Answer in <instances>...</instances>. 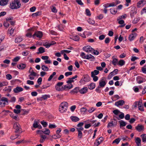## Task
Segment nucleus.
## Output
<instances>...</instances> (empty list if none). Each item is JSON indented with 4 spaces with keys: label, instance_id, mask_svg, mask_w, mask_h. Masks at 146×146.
Returning <instances> with one entry per match:
<instances>
[{
    "label": "nucleus",
    "instance_id": "1",
    "mask_svg": "<svg viewBox=\"0 0 146 146\" xmlns=\"http://www.w3.org/2000/svg\"><path fill=\"white\" fill-rule=\"evenodd\" d=\"M21 6L20 0H13L9 3V7L12 9L19 8Z\"/></svg>",
    "mask_w": 146,
    "mask_h": 146
},
{
    "label": "nucleus",
    "instance_id": "2",
    "mask_svg": "<svg viewBox=\"0 0 146 146\" xmlns=\"http://www.w3.org/2000/svg\"><path fill=\"white\" fill-rule=\"evenodd\" d=\"M63 84V82H59L55 86L56 90L58 91H63L65 90L66 88L70 89H71V87H72V85L70 86L66 85H64V87L62 86L61 87Z\"/></svg>",
    "mask_w": 146,
    "mask_h": 146
},
{
    "label": "nucleus",
    "instance_id": "3",
    "mask_svg": "<svg viewBox=\"0 0 146 146\" xmlns=\"http://www.w3.org/2000/svg\"><path fill=\"white\" fill-rule=\"evenodd\" d=\"M68 104L66 102H63L60 105L59 107V111L62 113L66 111Z\"/></svg>",
    "mask_w": 146,
    "mask_h": 146
},
{
    "label": "nucleus",
    "instance_id": "4",
    "mask_svg": "<svg viewBox=\"0 0 146 146\" xmlns=\"http://www.w3.org/2000/svg\"><path fill=\"white\" fill-rule=\"evenodd\" d=\"M8 104V100L7 98L5 97H2L0 100V106L4 107Z\"/></svg>",
    "mask_w": 146,
    "mask_h": 146
},
{
    "label": "nucleus",
    "instance_id": "5",
    "mask_svg": "<svg viewBox=\"0 0 146 146\" xmlns=\"http://www.w3.org/2000/svg\"><path fill=\"white\" fill-rule=\"evenodd\" d=\"M42 35L43 34L42 32L39 31H36L33 34V37L34 38H35V36H36L37 37L41 38L42 37Z\"/></svg>",
    "mask_w": 146,
    "mask_h": 146
},
{
    "label": "nucleus",
    "instance_id": "6",
    "mask_svg": "<svg viewBox=\"0 0 146 146\" xmlns=\"http://www.w3.org/2000/svg\"><path fill=\"white\" fill-rule=\"evenodd\" d=\"M105 79L104 77H102L101 80L99 81V86L100 87L104 88L106 84V82L104 81Z\"/></svg>",
    "mask_w": 146,
    "mask_h": 146
},
{
    "label": "nucleus",
    "instance_id": "7",
    "mask_svg": "<svg viewBox=\"0 0 146 146\" xmlns=\"http://www.w3.org/2000/svg\"><path fill=\"white\" fill-rule=\"evenodd\" d=\"M83 49L84 51L87 52H90L94 50L89 45L84 47Z\"/></svg>",
    "mask_w": 146,
    "mask_h": 146
},
{
    "label": "nucleus",
    "instance_id": "8",
    "mask_svg": "<svg viewBox=\"0 0 146 146\" xmlns=\"http://www.w3.org/2000/svg\"><path fill=\"white\" fill-rule=\"evenodd\" d=\"M146 4V1L142 0L139 1L137 3V7L138 8H140L143 7Z\"/></svg>",
    "mask_w": 146,
    "mask_h": 146
},
{
    "label": "nucleus",
    "instance_id": "9",
    "mask_svg": "<svg viewBox=\"0 0 146 146\" xmlns=\"http://www.w3.org/2000/svg\"><path fill=\"white\" fill-rule=\"evenodd\" d=\"M20 127V125L19 123H15L13 125L14 128L16 130L15 132H17L20 131L21 129Z\"/></svg>",
    "mask_w": 146,
    "mask_h": 146
},
{
    "label": "nucleus",
    "instance_id": "10",
    "mask_svg": "<svg viewBox=\"0 0 146 146\" xmlns=\"http://www.w3.org/2000/svg\"><path fill=\"white\" fill-rule=\"evenodd\" d=\"M136 80L138 84H141L146 81V79L143 77L140 76H138L137 77Z\"/></svg>",
    "mask_w": 146,
    "mask_h": 146
},
{
    "label": "nucleus",
    "instance_id": "11",
    "mask_svg": "<svg viewBox=\"0 0 146 146\" xmlns=\"http://www.w3.org/2000/svg\"><path fill=\"white\" fill-rule=\"evenodd\" d=\"M137 13V9L135 7H133L131 8L130 11V15L131 17H133Z\"/></svg>",
    "mask_w": 146,
    "mask_h": 146
},
{
    "label": "nucleus",
    "instance_id": "12",
    "mask_svg": "<svg viewBox=\"0 0 146 146\" xmlns=\"http://www.w3.org/2000/svg\"><path fill=\"white\" fill-rule=\"evenodd\" d=\"M135 129L139 132H141L144 130V127L143 125L138 124L135 127Z\"/></svg>",
    "mask_w": 146,
    "mask_h": 146
},
{
    "label": "nucleus",
    "instance_id": "13",
    "mask_svg": "<svg viewBox=\"0 0 146 146\" xmlns=\"http://www.w3.org/2000/svg\"><path fill=\"white\" fill-rule=\"evenodd\" d=\"M103 138L102 137H100L96 140V141L94 143V146H98L103 141Z\"/></svg>",
    "mask_w": 146,
    "mask_h": 146
},
{
    "label": "nucleus",
    "instance_id": "14",
    "mask_svg": "<svg viewBox=\"0 0 146 146\" xmlns=\"http://www.w3.org/2000/svg\"><path fill=\"white\" fill-rule=\"evenodd\" d=\"M88 90L87 87H85L80 90L79 92L81 94H84L88 92Z\"/></svg>",
    "mask_w": 146,
    "mask_h": 146
},
{
    "label": "nucleus",
    "instance_id": "15",
    "mask_svg": "<svg viewBox=\"0 0 146 146\" xmlns=\"http://www.w3.org/2000/svg\"><path fill=\"white\" fill-rule=\"evenodd\" d=\"M23 90V89L22 88L19 86H17L14 89L13 91L15 93H18L22 91Z\"/></svg>",
    "mask_w": 146,
    "mask_h": 146
},
{
    "label": "nucleus",
    "instance_id": "16",
    "mask_svg": "<svg viewBox=\"0 0 146 146\" xmlns=\"http://www.w3.org/2000/svg\"><path fill=\"white\" fill-rule=\"evenodd\" d=\"M74 80H72L70 78L68 79V80L66 81V83L68 84L66 85L67 86H70L71 85L72 86V87H71V88L73 87V85L71 84L72 82H74Z\"/></svg>",
    "mask_w": 146,
    "mask_h": 146
},
{
    "label": "nucleus",
    "instance_id": "17",
    "mask_svg": "<svg viewBox=\"0 0 146 146\" xmlns=\"http://www.w3.org/2000/svg\"><path fill=\"white\" fill-rule=\"evenodd\" d=\"M9 0H0V5L3 6L6 5L9 2Z\"/></svg>",
    "mask_w": 146,
    "mask_h": 146
},
{
    "label": "nucleus",
    "instance_id": "18",
    "mask_svg": "<svg viewBox=\"0 0 146 146\" xmlns=\"http://www.w3.org/2000/svg\"><path fill=\"white\" fill-rule=\"evenodd\" d=\"M124 103V101L123 100H120L115 103V105L117 106H121L123 105Z\"/></svg>",
    "mask_w": 146,
    "mask_h": 146
},
{
    "label": "nucleus",
    "instance_id": "19",
    "mask_svg": "<svg viewBox=\"0 0 146 146\" xmlns=\"http://www.w3.org/2000/svg\"><path fill=\"white\" fill-rule=\"evenodd\" d=\"M42 132L46 135H49L50 133V131L49 129L47 128L43 129L42 130Z\"/></svg>",
    "mask_w": 146,
    "mask_h": 146
},
{
    "label": "nucleus",
    "instance_id": "20",
    "mask_svg": "<svg viewBox=\"0 0 146 146\" xmlns=\"http://www.w3.org/2000/svg\"><path fill=\"white\" fill-rule=\"evenodd\" d=\"M135 141L136 143L137 146H141V139L139 137L136 138L135 140Z\"/></svg>",
    "mask_w": 146,
    "mask_h": 146
},
{
    "label": "nucleus",
    "instance_id": "21",
    "mask_svg": "<svg viewBox=\"0 0 146 146\" xmlns=\"http://www.w3.org/2000/svg\"><path fill=\"white\" fill-rule=\"evenodd\" d=\"M117 125V122H113V121H112L111 122H110L108 124L107 127H110L114 126H115Z\"/></svg>",
    "mask_w": 146,
    "mask_h": 146
},
{
    "label": "nucleus",
    "instance_id": "22",
    "mask_svg": "<svg viewBox=\"0 0 146 146\" xmlns=\"http://www.w3.org/2000/svg\"><path fill=\"white\" fill-rule=\"evenodd\" d=\"M40 143H43L46 138V137L45 135H41L40 136Z\"/></svg>",
    "mask_w": 146,
    "mask_h": 146
},
{
    "label": "nucleus",
    "instance_id": "23",
    "mask_svg": "<svg viewBox=\"0 0 146 146\" xmlns=\"http://www.w3.org/2000/svg\"><path fill=\"white\" fill-rule=\"evenodd\" d=\"M26 66V65L25 64L23 63L17 66L18 68L21 70L24 69Z\"/></svg>",
    "mask_w": 146,
    "mask_h": 146
},
{
    "label": "nucleus",
    "instance_id": "24",
    "mask_svg": "<svg viewBox=\"0 0 146 146\" xmlns=\"http://www.w3.org/2000/svg\"><path fill=\"white\" fill-rule=\"evenodd\" d=\"M79 87H76L74 88L73 90H72L71 92L70 93L72 94L76 93L78 91L79 92Z\"/></svg>",
    "mask_w": 146,
    "mask_h": 146
},
{
    "label": "nucleus",
    "instance_id": "25",
    "mask_svg": "<svg viewBox=\"0 0 146 146\" xmlns=\"http://www.w3.org/2000/svg\"><path fill=\"white\" fill-rule=\"evenodd\" d=\"M39 123L38 121H36L35 120L34 121V123L33 124V126L34 128H37L38 127V125Z\"/></svg>",
    "mask_w": 146,
    "mask_h": 146
},
{
    "label": "nucleus",
    "instance_id": "26",
    "mask_svg": "<svg viewBox=\"0 0 146 146\" xmlns=\"http://www.w3.org/2000/svg\"><path fill=\"white\" fill-rule=\"evenodd\" d=\"M70 119L72 121L75 122H77L80 120L79 118L76 116H71Z\"/></svg>",
    "mask_w": 146,
    "mask_h": 146
},
{
    "label": "nucleus",
    "instance_id": "27",
    "mask_svg": "<svg viewBox=\"0 0 146 146\" xmlns=\"http://www.w3.org/2000/svg\"><path fill=\"white\" fill-rule=\"evenodd\" d=\"M38 52H37V54L42 53L45 52L44 48L42 47H40L38 49Z\"/></svg>",
    "mask_w": 146,
    "mask_h": 146
},
{
    "label": "nucleus",
    "instance_id": "28",
    "mask_svg": "<svg viewBox=\"0 0 146 146\" xmlns=\"http://www.w3.org/2000/svg\"><path fill=\"white\" fill-rule=\"evenodd\" d=\"M99 73V70H95L94 71L91 72V76H96Z\"/></svg>",
    "mask_w": 146,
    "mask_h": 146
},
{
    "label": "nucleus",
    "instance_id": "29",
    "mask_svg": "<svg viewBox=\"0 0 146 146\" xmlns=\"http://www.w3.org/2000/svg\"><path fill=\"white\" fill-rule=\"evenodd\" d=\"M23 40V38L21 37H18L15 39V42L16 43H19L21 42Z\"/></svg>",
    "mask_w": 146,
    "mask_h": 146
},
{
    "label": "nucleus",
    "instance_id": "30",
    "mask_svg": "<svg viewBox=\"0 0 146 146\" xmlns=\"http://www.w3.org/2000/svg\"><path fill=\"white\" fill-rule=\"evenodd\" d=\"M95 84L94 83H92L89 85L88 88L90 90H92L95 88Z\"/></svg>",
    "mask_w": 146,
    "mask_h": 146
},
{
    "label": "nucleus",
    "instance_id": "31",
    "mask_svg": "<svg viewBox=\"0 0 146 146\" xmlns=\"http://www.w3.org/2000/svg\"><path fill=\"white\" fill-rule=\"evenodd\" d=\"M120 123V127H123L125 126L126 125V123L123 120H120L119 121Z\"/></svg>",
    "mask_w": 146,
    "mask_h": 146
},
{
    "label": "nucleus",
    "instance_id": "32",
    "mask_svg": "<svg viewBox=\"0 0 146 146\" xmlns=\"http://www.w3.org/2000/svg\"><path fill=\"white\" fill-rule=\"evenodd\" d=\"M29 31L26 34V36L28 37H31L32 36L33 31L32 30L29 29Z\"/></svg>",
    "mask_w": 146,
    "mask_h": 146
},
{
    "label": "nucleus",
    "instance_id": "33",
    "mask_svg": "<svg viewBox=\"0 0 146 146\" xmlns=\"http://www.w3.org/2000/svg\"><path fill=\"white\" fill-rule=\"evenodd\" d=\"M142 141L143 142H146V134H143L141 135Z\"/></svg>",
    "mask_w": 146,
    "mask_h": 146
},
{
    "label": "nucleus",
    "instance_id": "34",
    "mask_svg": "<svg viewBox=\"0 0 146 146\" xmlns=\"http://www.w3.org/2000/svg\"><path fill=\"white\" fill-rule=\"evenodd\" d=\"M127 15L126 14H124L122 15L119 16L117 18V21L120 20L122 19H124L126 17Z\"/></svg>",
    "mask_w": 146,
    "mask_h": 146
},
{
    "label": "nucleus",
    "instance_id": "35",
    "mask_svg": "<svg viewBox=\"0 0 146 146\" xmlns=\"http://www.w3.org/2000/svg\"><path fill=\"white\" fill-rule=\"evenodd\" d=\"M86 58L85 59L88 60L90 59H95L94 57L91 54L87 55L86 56Z\"/></svg>",
    "mask_w": 146,
    "mask_h": 146
},
{
    "label": "nucleus",
    "instance_id": "36",
    "mask_svg": "<svg viewBox=\"0 0 146 146\" xmlns=\"http://www.w3.org/2000/svg\"><path fill=\"white\" fill-rule=\"evenodd\" d=\"M14 29H13L11 27H10L8 30V33H9L10 35H12L14 32Z\"/></svg>",
    "mask_w": 146,
    "mask_h": 146
},
{
    "label": "nucleus",
    "instance_id": "37",
    "mask_svg": "<svg viewBox=\"0 0 146 146\" xmlns=\"http://www.w3.org/2000/svg\"><path fill=\"white\" fill-rule=\"evenodd\" d=\"M110 12L111 14L115 15L117 12V11L113 8H111L110 9Z\"/></svg>",
    "mask_w": 146,
    "mask_h": 146
},
{
    "label": "nucleus",
    "instance_id": "38",
    "mask_svg": "<svg viewBox=\"0 0 146 146\" xmlns=\"http://www.w3.org/2000/svg\"><path fill=\"white\" fill-rule=\"evenodd\" d=\"M125 61L123 60H120L118 63V64L121 66L125 64Z\"/></svg>",
    "mask_w": 146,
    "mask_h": 146
},
{
    "label": "nucleus",
    "instance_id": "39",
    "mask_svg": "<svg viewBox=\"0 0 146 146\" xmlns=\"http://www.w3.org/2000/svg\"><path fill=\"white\" fill-rule=\"evenodd\" d=\"M71 38L76 41L79 40V36L77 35L73 36Z\"/></svg>",
    "mask_w": 146,
    "mask_h": 146
},
{
    "label": "nucleus",
    "instance_id": "40",
    "mask_svg": "<svg viewBox=\"0 0 146 146\" xmlns=\"http://www.w3.org/2000/svg\"><path fill=\"white\" fill-rule=\"evenodd\" d=\"M56 74V72H53L52 74L50 75L49 78H48V81H50L52 78H53V76H55Z\"/></svg>",
    "mask_w": 146,
    "mask_h": 146
},
{
    "label": "nucleus",
    "instance_id": "41",
    "mask_svg": "<svg viewBox=\"0 0 146 146\" xmlns=\"http://www.w3.org/2000/svg\"><path fill=\"white\" fill-rule=\"evenodd\" d=\"M42 70L44 71H47L48 70V68L44 65H43L41 66Z\"/></svg>",
    "mask_w": 146,
    "mask_h": 146
},
{
    "label": "nucleus",
    "instance_id": "42",
    "mask_svg": "<svg viewBox=\"0 0 146 146\" xmlns=\"http://www.w3.org/2000/svg\"><path fill=\"white\" fill-rule=\"evenodd\" d=\"M41 14V12L40 11H38L36 13H33L32 15V16L33 17H34L35 16H37L40 15Z\"/></svg>",
    "mask_w": 146,
    "mask_h": 146
},
{
    "label": "nucleus",
    "instance_id": "43",
    "mask_svg": "<svg viewBox=\"0 0 146 146\" xmlns=\"http://www.w3.org/2000/svg\"><path fill=\"white\" fill-rule=\"evenodd\" d=\"M118 62V60L116 58H113L112 61V64L114 65L115 66Z\"/></svg>",
    "mask_w": 146,
    "mask_h": 146
},
{
    "label": "nucleus",
    "instance_id": "44",
    "mask_svg": "<svg viewBox=\"0 0 146 146\" xmlns=\"http://www.w3.org/2000/svg\"><path fill=\"white\" fill-rule=\"evenodd\" d=\"M140 20V18L139 17H136L135 18L134 20L133 21V23L134 24L137 23Z\"/></svg>",
    "mask_w": 146,
    "mask_h": 146
},
{
    "label": "nucleus",
    "instance_id": "45",
    "mask_svg": "<svg viewBox=\"0 0 146 146\" xmlns=\"http://www.w3.org/2000/svg\"><path fill=\"white\" fill-rule=\"evenodd\" d=\"M78 132V138L79 139H81L83 136V134L81 131H79Z\"/></svg>",
    "mask_w": 146,
    "mask_h": 146
},
{
    "label": "nucleus",
    "instance_id": "46",
    "mask_svg": "<svg viewBox=\"0 0 146 146\" xmlns=\"http://www.w3.org/2000/svg\"><path fill=\"white\" fill-rule=\"evenodd\" d=\"M61 136L60 135L54 134L52 135V137L53 139H56L57 138H60V137Z\"/></svg>",
    "mask_w": 146,
    "mask_h": 146
},
{
    "label": "nucleus",
    "instance_id": "47",
    "mask_svg": "<svg viewBox=\"0 0 146 146\" xmlns=\"http://www.w3.org/2000/svg\"><path fill=\"white\" fill-rule=\"evenodd\" d=\"M40 123L44 127H46L47 125V123L44 121H41Z\"/></svg>",
    "mask_w": 146,
    "mask_h": 146
},
{
    "label": "nucleus",
    "instance_id": "48",
    "mask_svg": "<svg viewBox=\"0 0 146 146\" xmlns=\"http://www.w3.org/2000/svg\"><path fill=\"white\" fill-rule=\"evenodd\" d=\"M135 38L131 34H130L129 36V39L131 41L133 40Z\"/></svg>",
    "mask_w": 146,
    "mask_h": 146
},
{
    "label": "nucleus",
    "instance_id": "49",
    "mask_svg": "<svg viewBox=\"0 0 146 146\" xmlns=\"http://www.w3.org/2000/svg\"><path fill=\"white\" fill-rule=\"evenodd\" d=\"M96 110V109L94 107L90 108L88 110V111L89 113H92Z\"/></svg>",
    "mask_w": 146,
    "mask_h": 146
},
{
    "label": "nucleus",
    "instance_id": "50",
    "mask_svg": "<svg viewBox=\"0 0 146 146\" xmlns=\"http://www.w3.org/2000/svg\"><path fill=\"white\" fill-rule=\"evenodd\" d=\"M113 112L116 115H117L119 113H120V111L116 109L113 111Z\"/></svg>",
    "mask_w": 146,
    "mask_h": 146
},
{
    "label": "nucleus",
    "instance_id": "51",
    "mask_svg": "<svg viewBox=\"0 0 146 146\" xmlns=\"http://www.w3.org/2000/svg\"><path fill=\"white\" fill-rule=\"evenodd\" d=\"M88 21L89 24L92 25L94 24L95 23V21L91 19H89Z\"/></svg>",
    "mask_w": 146,
    "mask_h": 146
},
{
    "label": "nucleus",
    "instance_id": "52",
    "mask_svg": "<svg viewBox=\"0 0 146 146\" xmlns=\"http://www.w3.org/2000/svg\"><path fill=\"white\" fill-rule=\"evenodd\" d=\"M93 78V80L94 82L97 81L98 80V76H91Z\"/></svg>",
    "mask_w": 146,
    "mask_h": 146
},
{
    "label": "nucleus",
    "instance_id": "53",
    "mask_svg": "<svg viewBox=\"0 0 146 146\" xmlns=\"http://www.w3.org/2000/svg\"><path fill=\"white\" fill-rule=\"evenodd\" d=\"M16 101V98L15 97H11V99L9 101L11 102H14Z\"/></svg>",
    "mask_w": 146,
    "mask_h": 146
},
{
    "label": "nucleus",
    "instance_id": "54",
    "mask_svg": "<svg viewBox=\"0 0 146 146\" xmlns=\"http://www.w3.org/2000/svg\"><path fill=\"white\" fill-rule=\"evenodd\" d=\"M56 127V125L53 124H50L49 126V128L50 129L54 128Z\"/></svg>",
    "mask_w": 146,
    "mask_h": 146
},
{
    "label": "nucleus",
    "instance_id": "55",
    "mask_svg": "<svg viewBox=\"0 0 146 146\" xmlns=\"http://www.w3.org/2000/svg\"><path fill=\"white\" fill-rule=\"evenodd\" d=\"M120 141V139L119 138H117L115 139L113 142V143H115L117 144H118L119 141Z\"/></svg>",
    "mask_w": 146,
    "mask_h": 146
},
{
    "label": "nucleus",
    "instance_id": "56",
    "mask_svg": "<svg viewBox=\"0 0 146 146\" xmlns=\"http://www.w3.org/2000/svg\"><path fill=\"white\" fill-rule=\"evenodd\" d=\"M50 96L49 95H43L42 96V98L44 100H45L47 99L48 98H49Z\"/></svg>",
    "mask_w": 146,
    "mask_h": 146
},
{
    "label": "nucleus",
    "instance_id": "57",
    "mask_svg": "<svg viewBox=\"0 0 146 146\" xmlns=\"http://www.w3.org/2000/svg\"><path fill=\"white\" fill-rule=\"evenodd\" d=\"M110 41V39L109 38L107 37L105 38V42L106 44H108L109 43Z\"/></svg>",
    "mask_w": 146,
    "mask_h": 146
},
{
    "label": "nucleus",
    "instance_id": "58",
    "mask_svg": "<svg viewBox=\"0 0 146 146\" xmlns=\"http://www.w3.org/2000/svg\"><path fill=\"white\" fill-rule=\"evenodd\" d=\"M14 112L16 114H19L21 112L20 110L18 109H14L13 110Z\"/></svg>",
    "mask_w": 146,
    "mask_h": 146
},
{
    "label": "nucleus",
    "instance_id": "59",
    "mask_svg": "<svg viewBox=\"0 0 146 146\" xmlns=\"http://www.w3.org/2000/svg\"><path fill=\"white\" fill-rule=\"evenodd\" d=\"M6 78L9 80H10L12 78V76L10 74H7L6 76Z\"/></svg>",
    "mask_w": 146,
    "mask_h": 146
},
{
    "label": "nucleus",
    "instance_id": "60",
    "mask_svg": "<svg viewBox=\"0 0 146 146\" xmlns=\"http://www.w3.org/2000/svg\"><path fill=\"white\" fill-rule=\"evenodd\" d=\"M142 70L143 73H146V66H145L142 68Z\"/></svg>",
    "mask_w": 146,
    "mask_h": 146
},
{
    "label": "nucleus",
    "instance_id": "61",
    "mask_svg": "<svg viewBox=\"0 0 146 146\" xmlns=\"http://www.w3.org/2000/svg\"><path fill=\"white\" fill-rule=\"evenodd\" d=\"M86 14L88 16H90L91 14L90 11L88 9H86Z\"/></svg>",
    "mask_w": 146,
    "mask_h": 146
},
{
    "label": "nucleus",
    "instance_id": "62",
    "mask_svg": "<svg viewBox=\"0 0 146 146\" xmlns=\"http://www.w3.org/2000/svg\"><path fill=\"white\" fill-rule=\"evenodd\" d=\"M9 25V24L7 22V21H6L4 22V26L7 28H8Z\"/></svg>",
    "mask_w": 146,
    "mask_h": 146
},
{
    "label": "nucleus",
    "instance_id": "63",
    "mask_svg": "<svg viewBox=\"0 0 146 146\" xmlns=\"http://www.w3.org/2000/svg\"><path fill=\"white\" fill-rule=\"evenodd\" d=\"M80 56L83 58L85 59L86 58L85 54L84 52H82L80 55Z\"/></svg>",
    "mask_w": 146,
    "mask_h": 146
},
{
    "label": "nucleus",
    "instance_id": "64",
    "mask_svg": "<svg viewBox=\"0 0 146 146\" xmlns=\"http://www.w3.org/2000/svg\"><path fill=\"white\" fill-rule=\"evenodd\" d=\"M144 13H146V7L143 8L141 11V14H142Z\"/></svg>",
    "mask_w": 146,
    "mask_h": 146
}]
</instances>
